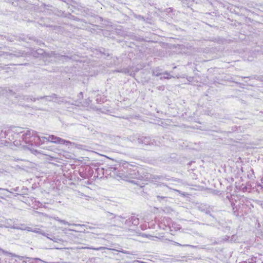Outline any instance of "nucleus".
<instances>
[{"mask_svg":"<svg viewBox=\"0 0 263 263\" xmlns=\"http://www.w3.org/2000/svg\"><path fill=\"white\" fill-rule=\"evenodd\" d=\"M100 243L102 244V245H105V242L106 241V240L104 238H101L100 239Z\"/></svg>","mask_w":263,"mask_h":263,"instance_id":"32","label":"nucleus"},{"mask_svg":"<svg viewBox=\"0 0 263 263\" xmlns=\"http://www.w3.org/2000/svg\"><path fill=\"white\" fill-rule=\"evenodd\" d=\"M182 3L184 7L186 6L189 7L192 5V0H184Z\"/></svg>","mask_w":263,"mask_h":263,"instance_id":"20","label":"nucleus"},{"mask_svg":"<svg viewBox=\"0 0 263 263\" xmlns=\"http://www.w3.org/2000/svg\"><path fill=\"white\" fill-rule=\"evenodd\" d=\"M48 141L56 144H62L64 145H67V144L70 143V142L69 141L63 139L60 137L52 135H49L48 136Z\"/></svg>","mask_w":263,"mask_h":263,"instance_id":"6","label":"nucleus"},{"mask_svg":"<svg viewBox=\"0 0 263 263\" xmlns=\"http://www.w3.org/2000/svg\"><path fill=\"white\" fill-rule=\"evenodd\" d=\"M0 190L3 191H6V192L10 193H13V192H18L20 193V190L19 187H18V186L16 187L15 188H13V189H11L10 190H8V189H5L3 188H0Z\"/></svg>","mask_w":263,"mask_h":263,"instance_id":"15","label":"nucleus"},{"mask_svg":"<svg viewBox=\"0 0 263 263\" xmlns=\"http://www.w3.org/2000/svg\"><path fill=\"white\" fill-rule=\"evenodd\" d=\"M116 71H117L118 72H122V73H129V72H130V70L128 68H122V69H119V70H116Z\"/></svg>","mask_w":263,"mask_h":263,"instance_id":"22","label":"nucleus"},{"mask_svg":"<svg viewBox=\"0 0 263 263\" xmlns=\"http://www.w3.org/2000/svg\"><path fill=\"white\" fill-rule=\"evenodd\" d=\"M31 259L32 260V262L33 263H37L39 261H42V262H45V263H70L69 262H66V261H58V262H46V261H44L42 260V259H40L39 258H31Z\"/></svg>","mask_w":263,"mask_h":263,"instance_id":"13","label":"nucleus"},{"mask_svg":"<svg viewBox=\"0 0 263 263\" xmlns=\"http://www.w3.org/2000/svg\"><path fill=\"white\" fill-rule=\"evenodd\" d=\"M119 252H122V253H125V252L123 251H120Z\"/></svg>","mask_w":263,"mask_h":263,"instance_id":"37","label":"nucleus"},{"mask_svg":"<svg viewBox=\"0 0 263 263\" xmlns=\"http://www.w3.org/2000/svg\"><path fill=\"white\" fill-rule=\"evenodd\" d=\"M21 99L26 101L27 102H33L36 101H40L39 103L47 105L48 102H54L58 104L64 103V99L62 97H58L55 93H51L48 96H40L37 97H34L32 96H22L20 97Z\"/></svg>","mask_w":263,"mask_h":263,"instance_id":"1","label":"nucleus"},{"mask_svg":"<svg viewBox=\"0 0 263 263\" xmlns=\"http://www.w3.org/2000/svg\"><path fill=\"white\" fill-rule=\"evenodd\" d=\"M25 229H27V231L29 232H32L34 233L40 234L43 236H46V233H45L43 230L38 229V228H33L32 227H26Z\"/></svg>","mask_w":263,"mask_h":263,"instance_id":"9","label":"nucleus"},{"mask_svg":"<svg viewBox=\"0 0 263 263\" xmlns=\"http://www.w3.org/2000/svg\"><path fill=\"white\" fill-rule=\"evenodd\" d=\"M134 137L138 143H141L144 145L159 146L161 144L160 140L152 139L149 137L141 136L138 134L135 135Z\"/></svg>","mask_w":263,"mask_h":263,"instance_id":"3","label":"nucleus"},{"mask_svg":"<svg viewBox=\"0 0 263 263\" xmlns=\"http://www.w3.org/2000/svg\"><path fill=\"white\" fill-rule=\"evenodd\" d=\"M197 210L200 212H204L207 215H209L210 217L212 218L211 222L206 225L214 227L217 222V219L211 214V212L213 211L214 207L208 204L201 203L197 206Z\"/></svg>","mask_w":263,"mask_h":263,"instance_id":"4","label":"nucleus"},{"mask_svg":"<svg viewBox=\"0 0 263 263\" xmlns=\"http://www.w3.org/2000/svg\"><path fill=\"white\" fill-rule=\"evenodd\" d=\"M206 114H207L209 116H212L214 115V112L212 110H207L206 111Z\"/></svg>","mask_w":263,"mask_h":263,"instance_id":"30","label":"nucleus"},{"mask_svg":"<svg viewBox=\"0 0 263 263\" xmlns=\"http://www.w3.org/2000/svg\"><path fill=\"white\" fill-rule=\"evenodd\" d=\"M39 110H43L44 109H43L42 108H39Z\"/></svg>","mask_w":263,"mask_h":263,"instance_id":"38","label":"nucleus"},{"mask_svg":"<svg viewBox=\"0 0 263 263\" xmlns=\"http://www.w3.org/2000/svg\"><path fill=\"white\" fill-rule=\"evenodd\" d=\"M28 191V189L26 187H25V186H23V187L22 188V189L20 190V194H18V193H17L15 196H16L17 195H21V194H27V192Z\"/></svg>","mask_w":263,"mask_h":263,"instance_id":"17","label":"nucleus"},{"mask_svg":"<svg viewBox=\"0 0 263 263\" xmlns=\"http://www.w3.org/2000/svg\"><path fill=\"white\" fill-rule=\"evenodd\" d=\"M161 70L160 69H159V68H156V69L153 70V75L156 77L161 76L162 75L163 72H161Z\"/></svg>","mask_w":263,"mask_h":263,"instance_id":"16","label":"nucleus"},{"mask_svg":"<svg viewBox=\"0 0 263 263\" xmlns=\"http://www.w3.org/2000/svg\"><path fill=\"white\" fill-rule=\"evenodd\" d=\"M123 219H121L120 221H121L122 223H123V220L124 219V218H123ZM124 224L127 226L130 227L132 225L131 222V219L128 218V219H126L125 220Z\"/></svg>","mask_w":263,"mask_h":263,"instance_id":"18","label":"nucleus"},{"mask_svg":"<svg viewBox=\"0 0 263 263\" xmlns=\"http://www.w3.org/2000/svg\"><path fill=\"white\" fill-rule=\"evenodd\" d=\"M246 261L247 263H256L257 262V258L255 257H252L251 258H249Z\"/></svg>","mask_w":263,"mask_h":263,"instance_id":"23","label":"nucleus"},{"mask_svg":"<svg viewBox=\"0 0 263 263\" xmlns=\"http://www.w3.org/2000/svg\"><path fill=\"white\" fill-rule=\"evenodd\" d=\"M199 224L205 225V224L203 223H199Z\"/></svg>","mask_w":263,"mask_h":263,"instance_id":"36","label":"nucleus"},{"mask_svg":"<svg viewBox=\"0 0 263 263\" xmlns=\"http://www.w3.org/2000/svg\"><path fill=\"white\" fill-rule=\"evenodd\" d=\"M162 74H164V75H166L167 76L166 77H161L160 78V79L162 80V79H170L172 78H174V77L172 76H171L170 74V73L168 72L167 71H165L164 72H163L162 73Z\"/></svg>","mask_w":263,"mask_h":263,"instance_id":"21","label":"nucleus"},{"mask_svg":"<svg viewBox=\"0 0 263 263\" xmlns=\"http://www.w3.org/2000/svg\"><path fill=\"white\" fill-rule=\"evenodd\" d=\"M177 245H179V246H180V244L177 243Z\"/></svg>","mask_w":263,"mask_h":263,"instance_id":"39","label":"nucleus"},{"mask_svg":"<svg viewBox=\"0 0 263 263\" xmlns=\"http://www.w3.org/2000/svg\"><path fill=\"white\" fill-rule=\"evenodd\" d=\"M79 96L83 97V93L82 92H80Z\"/></svg>","mask_w":263,"mask_h":263,"instance_id":"34","label":"nucleus"},{"mask_svg":"<svg viewBox=\"0 0 263 263\" xmlns=\"http://www.w3.org/2000/svg\"><path fill=\"white\" fill-rule=\"evenodd\" d=\"M37 138L36 142L39 143H44L45 141H48V137H44V136H40L36 134V138Z\"/></svg>","mask_w":263,"mask_h":263,"instance_id":"14","label":"nucleus"},{"mask_svg":"<svg viewBox=\"0 0 263 263\" xmlns=\"http://www.w3.org/2000/svg\"><path fill=\"white\" fill-rule=\"evenodd\" d=\"M54 219L55 221H58L60 223L65 224V225H68V226L73 225V226H79V227H85V226L84 224H71L69 223L68 222H67L64 220L61 219L58 217H54Z\"/></svg>","mask_w":263,"mask_h":263,"instance_id":"8","label":"nucleus"},{"mask_svg":"<svg viewBox=\"0 0 263 263\" xmlns=\"http://www.w3.org/2000/svg\"><path fill=\"white\" fill-rule=\"evenodd\" d=\"M62 1H63V2H65V0H62Z\"/></svg>","mask_w":263,"mask_h":263,"instance_id":"40","label":"nucleus"},{"mask_svg":"<svg viewBox=\"0 0 263 263\" xmlns=\"http://www.w3.org/2000/svg\"><path fill=\"white\" fill-rule=\"evenodd\" d=\"M126 167L127 170L126 172L124 173V176L127 179H137L138 180H141L143 178L142 176L140 173L139 167L136 166H133L132 165L126 163Z\"/></svg>","mask_w":263,"mask_h":263,"instance_id":"2","label":"nucleus"},{"mask_svg":"<svg viewBox=\"0 0 263 263\" xmlns=\"http://www.w3.org/2000/svg\"><path fill=\"white\" fill-rule=\"evenodd\" d=\"M1 95V92H0V95Z\"/></svg>","mask_w":263,"mask_h":263,"instance_id":"41","label":"nucleus"},{"mask_svg":"<svg viewBox=\"0 0 263 263\" xmlns=\"http://www.w3.org/2000/svg\"><path fill=\"white\" fill-rule=\"evenodd\" d=\"M171 189V188L167 185H160L155 189L153 196H168L169 190Z\"/></svg>","mask_w":263,"mask_h":263,"instance_id":"5","label":"nucleus"},{"mask_svg":"<svg viewBox=\"0 0 263 263\" xmlns=\"http://www.w3.org/2000/svg\"><path fill=\"white\" fill-rule=\"evenodd\" d=\"M87 248L89 249H92V250H97V251L102 250H104V249H109L108 248H107L104 247H98V248L88 247Z\"/></svg>","mask_w":263,"mask_h":263,"instance_id":"24","label":"nucleus"},{"mask_svg":"<svg viewBox=\"0 0 263 263\" xmlns=\"http://www.w3.org/2000/svg\"><path fill=\"white\" fill-rule=\"evenodd\" d=\"M131 222L132 225L137 226L139 223V219L138 218H135L134 216L131 217Z\"/></svg>","mask_w":263,"mask_h":263,"instance_id":"19","label":"nucleus"},{"mask_svg":"<svg viewBox=\"0 0 263 263\" xmlns=\"http://www.w3.org/2000/svg\"><path fill=\"white\" fill-rule=\"evenodd\" d=\"M0 195H1L0 197L2 199H5V197H10V196L9 195H6V194L3 193H1Z\"/></svg>","mask_w":263,"mask_h":263,"instance_id":"26","label":"nucleus"},{"mask_svg":"<svg viewBox=\"0 0 263 263\" xmlns=\"http://www.w3.org/2000/svg\"><path fill=\"white\" fill-rule=\"evenodd\" d=\"M11 55H13L14 56L16 57H23L24 56V52L23 51H19L18 52H16L14 54H10Z\"/></svg>","mask_w":263,"mask_h":263,"instance_id":"25","label":"nucleus"},{"mask_svg":"<svg viewBox=\"0 0 263 263\" xmlns=\"http://www.w3.org/2000/svg\"><path fill=\"white\" fill-rule=\"evenodd\" d=\"M106 216L110 219L116 218L117 220L120 221L121 219H123L122 216L115 215L114 214L106 212Z\"/></svg>","mask_w":263,"mask_h":263,"instance_id":"11","label":"nucleus"},{"mask_svg":"<svg viewBox=\"0 0 263 263\" xmlns=\"http://www.w3.org/2000/svg\"><path fill=\"white\" fill-rule=\"evenodd\" d=\"M21 227H18L20 230H27V229H25V228L26 227L25 225L24 224H22L21 225Z\"/></svg>","mask_w":263,"mask_h":263,"instance_id":"31","label":"nucleus"},{"mask_svg":"<svg viewBox=\"0 0 263 263\" xmlns=\"http://www.w3.org/2000/svg\"><path fill=\"white\" fill-rule=\"evenodd\" d=\"M164 177L163 176H156L154 177V179H158V180H161L163 179Z\"/></svg>","mask_w":263,"mask_h":263,"instance_id":"27","label":"nucleus"},{"mask_svg":"<svg viewBox=\"0 0 263 263\" xmlns=\"http://www.w3.org/2000/svg\"><path fill=\"white\" fill-rule=\"evenodd\" d=\"M172 11V8H169L167 9V11L166 12H171Z\"/></svg>","mask_w":263,"mask_h":263,"instance_id":"33","label":"nucleus"},{"mask_svg":"<svg viewBox=\"0 0 263 263\" xmlns=\"http://www.w3.org/2000/svg\"><path fill=\"white\" fill-rule=\"evenodd\" d=\"M36 134L37 132L36 131L33 130H27L26 133L23 134L22 139L26 143H27L28 142V141H27L28 139L31 138L32 137H34V138H35Z\"/></svg>","mask_w":263,"mask_h":263,"instance_id":"7","label":"nucleus"},{"mask_svg":"<svg viewBox=\"0 0 263 263\" xmlns=\"http://www.w3.org/2000/svg\"><path fill=\"white\" fill-rule=\"evenodd\" d=\"M156 198L157 201L160 203H165L167 201L168 196H154Z\"/></svg>","mask_w":263,"mask_h":263,"instance_id":"12","label":"nucleus"},{"mask_svg":"<svg viewBox=\"0 0 263 263\" xmlns=\"http://www.w3.org/2000/svg\"><path fill=\"white\" fill-rule=\"evenodd\" d=\"M139 17L140 18V19L141 20H144V17L142 16H139Z\"/></svg>","mask_w":263,"mask_h":263,"instance_id":"35","label":"nucleus"},{"mask_svg":"<svg viewBox=\"0 0 263 263\" xmlns=\"http://www.w3.org/2000/svg\"><path fill=\"white\" fill-rule=\"evenodd\" d=\"M5 227L18 230L19 229L18 226H16L11 219H7L6 220Z\"/></svg>","mask_w":263,"mask_h":263,"instance_id":"10","label":"nucleus"},{"mask_svg":"<svg viewBox=\"0 0 263 263\" xmlns=\"http://www.w3.org/2000/svg\"><path fill=\"white\" fill-rule=\"evenodd\" d=\"M60 57H61V59L62 60H69V59H70V58L69 57L67 56V55H62Z\"/></svg>","mask_w":263,"mask_h":263,"instance_id":"28","label":"nucleus"},{"mask_svg":"<svg viewBox=\"0 0 263 263\" xmlns=\"http://www.w3.org/2000/svg\"><path fill=\"white\" fill-rule=\"evenodd\" d=\"M142 236L143 237H147V238H148L149 239H151V238L153 237V236H152V235H147V234H142Z\"/></svg>","mask_w":263,"mask_h":263,"instance_id":"29","label":"nucleus"}]
</instances>
